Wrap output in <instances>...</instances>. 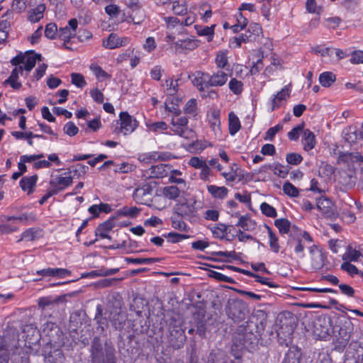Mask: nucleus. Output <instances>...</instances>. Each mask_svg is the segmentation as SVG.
I'll return each mask as SVG.
<instances>
[{"instance_id": "nucleus-1", "label": "nucleus", "mask_w": 363, "mask_h": 363, "mask_svg": "<svg viewBox=\"0 0 363 363\" xmlns=\"http://www.w3.org/2000/svg\"><path fill=\"white\" fill-rule=\"evenodd\" d=\"M15 329L9 328L0 339V363H28V347L31 341L20 340Z\"/></svg>"}, {"instance_id": "nucleus-2", "label": "nucleus", "mask_w": 363, "mask_h": 363, "mask_svg": "<svg viewBox=\"0 0 363 363\" xmlns=\"http://www.w3.org/2000/svg\"><path fill=\"white\" fill-rule=\"evenodd\" d=\"M85 173V167L82 165H77L72 167L69 172H65L60 176H57L50 180V186L54 190H57V193L69 186L72 181L79 178Z\"/></svg>"}, {"instance_id": "nucleus-3", "label": "nucleus", "mask_w": 363, "mask_h": 363, "mask_svg": "<svg viewBox=\"0 0 363 363\" xmlns=\"http://www.w3.org/2000/svg\"><path fill=\"white\" fill-rule=\"evenodd\" d=\"M133 198L139 204L152 206L159 210L165 208L164 203L158 206L155 204L157 201L163 199L160 195H156L152 198V188L147 184L136 188L133 191Z\"/></svg>"}, {"instance_id": "nucleus-4", "label": "nucleus", "mask_w": 363, "mask_h": 363, "mask_svg": "<svg viewBox=\"0 0 363 363\" xmlns=\"http://www.w3.org/2000/svg\"><path fill=\"white\" fill-rule=\"evenodd\" d=\"M104 318L98 320L99 328L101 331L104 332L108 327L107 319L110 320L112 325L116 330H121L123 328L126 318L124 314L121 313V308L113 306H109L105 311Z\"/></svg>"}, {"instance_id": "nucleus-5", "label": "nucleus", "mask_w": 363, "mask_h": 363, "mask_svg": "<svg viewBox=\"0 0 363 363\" xmlns=\"http://www.w3.org/2000/svg\"><path fill=\"white\" fill-rule=\"evenodd\" d=\"M138 125V121L128 112H121L119 115V120L116 121V127L113 132L123 133L124 135H127L133 132Z\"/></svg>"}, {"instance_id": "nucleus-6", "label": "nucleus", "mask_w": 363, "mask_h": 363, "mask_svg": "<svg viewBox=\"0 0 363 363\" xmlns=\"http://www.w3.org/2000/svg\"><path fill=\"white\" fill-rule=\"evenodd\" d=\"M262 27L259 24L252 23L245 33H242L238 37L233 38V42L236 43V46L240 48L242 43H249L256 41L262 34Z\"/></svg>"}, {"instance_id": "nucleus-7", "label": "nucleus", "mask_w": 363, "mask_h": 363, "mask_svg": "<svg viewBox=\"0 0 363 363\" xmlns=\"http://www.w3.org/2000/svg\"><path fill=\"white\" fill-rule=\"evenodd\" d=\"M313 242L311 235L305 230H299L298 233L294 237L292 245L294 246V251L299 258L305 257L304 249L306 243H311Z\"/></svg>"}, {"instance_id": "nucleus-8", "label": "nucleus", "mask_w": 363, "mask_h": 363, "mask_svg": "<svg viewBox=\"0 0 363 363\" xmlns=\"http://www.w3.org/2000/svg\"><path fill=\"white\" fill-rule=\"evenodd\" d=\"M196 210V201L194 199L179 202L175 206L176 213L182 217L192 216L195 214Z\"/></svg>"}, {"instance_id": "nucleus-9", "label": "nucleus", "mask_w": 363, "mask_h": 363, "mask_svg": "<svg viewBox=\"0 0 363 363\" xmlns=\"http://www.w3.org/2000/svg\"><path fill=\"white\" fill-rule=\"evenodd\" d=\"M311 257V265L314 270L320 269L324 264L325 256L322 250L315 245H313L308 247Z\"/></svg>"}, {"instance_id": "nucleus-10", "label": "nucleus", "mask_w": 363, "mask_h": 363, "mask_svg": "<svg viewBox=\"0 0 363 363\" xmlns=\"http://www.w3.org/2000/svg\"><path fill=\"white\" fill-rule=\"evenodd\" d=\"M199 43L198 40L186 38L174 42L172 47L174 48L176 53L187 54L196 49L199 46Z\"/></svg>"}, {"instance_id": "nucleus-11", "label": "nucleus", "mask_w": 363, "mask_h": 363, "mask_svg": "<svg viewBox=\"0 0 363 363\" xmlns=\"http://www.w3.org/2000/svg\"><path fill=\"white\" fill-rule=\"evenodd\" d=\"M77 26V20L76 18L70 19L67 26L59 29L58 38L65 43H69L72 38L76 36Z\"/></svg>"}, {"instance_id": "nucleus-12", "label": "nucleus", "mask_w": 363, "mask_h": 363, "mask_svg": "<svg viewBox=\"0 0 363 363\" xmlns=\"http://www.w3.org/2000/svg\"><path fill=\"white\" fill-rule=\"evenodd\" d=\"M191 82L197 87L199 91H204L205 88H209L210 74L201 71H196L192 74Z\"/></svg>"}, {"instance_id": "nucleus-13", "label": "nucleus", "mask_w": 363, "mask_h": 363, "mask_svg": "<svg viewBox=\"0 0 363 363\" xmlns=\"http://www.w3.org/2000/svg\"><path fill=\"white\" fill-rule=\"evenodd\" d=\"M291 84L284 86L280 91H279L277 94L274 95V97L271 101L272 111L280 107V102L281 101H286L290 97V94L291 91Z\"/></svg>"}, {"instance_id": "nucleus-14", "label": "nucleus", "mask_w": 363, "mask_h": 363, "mask_svg": "<svg viewBox=\"0 0 363 363\" xmlns=\"http://www.w3.org/2000/svg\"><path fill=\"white\" fill-rule=\"evenodd\" d=\"M23 67L20 65L18 67H16L11 72L9 77L6 79L3 84L4 86L10 85L13 89L18 90L21 86L22 84L21 82H18L19 74H23Z\"/></svg>"}, {"instance_id": "nucleus-15", "label": "nucleus", "mask_w": 363, "mask_h": 363, "mask_svg": "<svg viewBox=\"0 0 363 363\" xmlns=\"http://www.w3.org/2000/svg\"><path fill=\"white\" fill-rule=\"evenodd\" d=\"M235 216L239 218L236 226L246 231H251L255 229L257 223L251 218L249 214L240 216L238 213H236Z\"/></svg>"}, {"instance_id": "nucleus-16", "label": "nucleus", "mask_w": 363, "mask_h": 363, "mask_svg": "<svg viewBox=\"0 0 363 363\" xmlns=\"http://www.w3.org/2000/svg\"><path fill=\"white\" fill-rule=\"evenodd\" d=\"M191 363H196L194 357H191ZM208 363H240V361L238 359L236 361H228L225 354L222 351L218 350L211 352Z\"/></svg>"}, {"instance_id": "nucleus-17", "label": "nucleus", "mask_w": 363, "mask_h": 363, "mask_svg": "<svg viewBox=\"0 0 363 363\" xmlns=\"http://www.w3.org/2000/svg\"><path fill=\"white\" fill-rule=\"evenodd\" d=\"M30 220H33V217L31 215H28L27 213H22L18 216H4L1 218V220L4 223H8L11 226H14L13 224H17L18 223L26 224Z\"/></svg>"}, {"instance_id": "nucleus-18", "label": "nucleus", "mask_w": 363, "mask_h": 363, "mask_svg": "<svg viewBox=\"0 0 363 363\" xmlns=\"http://www.w3.org/2000/svg\"><path fill=\"white\" fill-rule=\"evenodd\" d=\"M172 124L173 125L172 130L177 133L179 135L184 138L188 136L185 135V133L188 130L186 125L188 124V119L186 117H181L175 119H172Z\"/></svg>"}, {"instance_id": "nucleus-19", "label": "nucleus", "mask_w": 363, "mask_h": 363, "mask_svg": "<svg viewBox=\"0 0 363 363\" xmlns=\"http://www.w3.org/2000/svg\"><path fill=\"white\" fill-rule=\"evenodd\" d=\"M46 6L45 4H40L34 9L30 10L28 13V19L32 23L38 22L43 18V13Z\"/></svg>"}, {"instance_id": "nucleus-20", "label": "nucleus", "mask_w": 363, "mask_h": 363, "mask_svg": "<svg viewBox=\"0 0 363 363\" xmlns=\"http://www.w3.org/2000/svg\"><path fill=\"white\" fill-rule=\"evenodd\" d=\"M315 137L313 133L309 129L304 130L302 135L303 149L306 151L312 150L315 147Z\"/></svg>"}, {"instance_id": "nucleus-21", "label": "nucleus", "mask_w": 363, "mask_h": 363, "mask_svg": "<svg viewBox=\"0 0 363 363\" xmlns=\"http://www.w3.org/2000/svg\"><path fill=\"white\" fill-rule=\"evenodd\" d=\"M38 177L36 175L24 177L20 181V186L24 191L31 194L36 185Z\"/></svg>"}, {"instance_id": "nucleus-22", "label": "nucleus", "mask_w": 363, "mask_h": 363, "mask_svg": "<svg viewBox=\"0 0 363 363\" xmlns=\"http://www.w3.org/2000/svg\"><path fill=\"white\" fill-rule=\"evenodd\" d=\"M316 207L319 211L326 216H330L333 213V203L326 198H320L317 201Z\"/></svg>"}, {"instance_id": "nucleus-23", "label": "nucleus", "mask_w": 363, "mask_h": 363, "mask_svg": "<svg viewBox=\"0 0 363 363\" xmlns=\"http://www.w3.org/2000/svg\"><path fill=\"white\" fill-rule=\"evenodd\" d=\"M123 41L116 33H111L103 40V45L108 49H114L123 45Z\"/></svg>"}, {"instance_id": "nucleus-24", "label": "nucleus", "mask_w": 363, "mask_h": 363, "mask_svg": "<svg viewBox=\"0 0 363 363\" xmlns=\"http://www.w3.org/2000/svg\"><path fill=\"white\" fill-rule=\"evenodd\" d=\"M344 139L347 143L352 144L357 143L359 138L358 129L356 126H349L342 131Z\"/></svg>"}, {"instance_id": "nucleus-25", "label": "nucleus", "mask_w": 363, "mask_h": 363, "mask_svg": "<svg viewBox=\"0 0 363 363\" xmlns=\"http://www.w3.org/2000/svg\"><path fill=\"white\" fill-rule=\"evenodd\" d=\"M208 193L215 199H225L228 193V189L225 186L209 185L207 186Z\"/></svg>"}, {"instance_id": "nucleus-26", "label": "nucleus", "mask_w": 363, "mask_h": 363, "mask_svg": "<svg viewBox=\"0 0 363 363\" xmlns=\"http://www.w3.org/2000/svg\"><path fill=\"white\" fill-rule=\"evenodd\" d=\"M228 80V75L223 71H218L213 75H210V86H220L224 85Z\"/></svg>"}, {"instance_id": "nucleus-27", "label": "nucleus", "mask_w": 363, "mask_h": 363, "mask_svg": "<svg viewBox=\"0 0 363 363\" xmlns=\"http://www.w3.org/2000/svg\"><path fill=\"white\" fill-rule=\"evenodd\" d=\"M169 171L170 166L166 164H159L151 167V174L153 177L163 178L167 175Z\"/></svg>"}, {"instance_id": "nucleus-28", "label": "nucleus", "mask_w": 363, "mask_h": 363, "mask_svg": "<svg viewBox=\"0 0 363 363\" xmlns=\"http://www.w3.org/2000/svg\"><path fill=\"white\" fill-rule=\"evenodd\" d=\"M112 228L111 222H104L100 224L95 230V235L97 238L101 239H111L108 233Z\"/></svg>"}, {"instance_id": "nucleus-29", "label": "nucleus", "mask_w": 363, "mask_h": 363, "mask_svg": "<svg viewBox=\"0 0 363 363\" xmlns=\"http://www.w3.org/2000/svg\"><path fill=\"white\" fill-rule=\"evenodd\" d=\"M301 352L297 348L291 347L285 354L284 360L281 363H299Z\"/></svg>"}, {"instance_id": "nucleus-30", "label": "nucleus", "mask_w": 363, "mask_h": 363, "mask_svg": "<svg viewBox=\"0 0 363 363\" xmlns=\"http://www.w3.org/2000/svg\"><path fill=\"white\" fill-rule=\"evenodd\" d=\"M269 238V245L270 250L274 252L278 253L280 250V245L279 244V239L276 234L272 231V228L269 226H266Z\"/></svg>"}, {"instance_id": "nucleus-31", "label": "nucleus", "mask_w": 363, "mask_h": 363, "mask_svg": "<svg viewBox=\"0 0 363 363\" xmlns=\"http://www.w3.org/2000/svg\"><path fill=\"white\" fill-rule=\"evenodd\" d=\"M194 28L199 35L206 36L208 42L212 40L214 35L215 25L211 26L195 25Z\"/></svg>"}, {"instance_id": "nucleus-32", "label": "nucleus", "mask_w": 363, "mask_h": 363, "mask_svg": "<svg viewBox=\"0 0 363 363\" xmlns=\"http://www.w3.org/2000/svg\"><path fill=\"white\" fill-rule=\"evenodd\" d=\"M181 190L175 186H167L162 189V194L165 199L176 200L180 195Z\"/></svg>"}, {"instance_id": "nucleus-33", "label": "nucleus", "mask_w": 363, "mask_h": 363, "mask_svg": "<svg viewBox=\"0 0 363 363\" xmlns=\"http://www.w3.org/2000/svg\"><path fill=\"white\" fill-rule=\"evenodd\" d=\"M89 212L94 217L98 216L101 212L106 213H110L112 211L111 205L108 203H101L99 205H92L89 209Z\"/></svg>"}, {"instance_id": "nucleus-34", "label": "nucleus", "mask_w": 363, "mask_h": 363, "mask_svg": "<svg viewBox=\"0 0 363 363\" xmlns=\"http://www.w3.org/2000/svg\"><path fill=\"white\" fill-rule=\"evenodd\" d=\"M228 121L229 133L231 135H234L241 128L240 120L233 112H230L228 115Z\"/></svg>"}, {"instance_id": "nucleus-35", "label": "nucleus", "mask_w": 363, "mask_h": 363, "mask_svg": "<svg viewBox=\"0 0 363 363\" xmlns=\"http://www.w3.org/2000/svg\"><path fill=\"white\" fill-rule=\"evenodd\" d=\"M65 356L60 350H55L45 357V363H64Z\"/></svg>"}, {"instance_id": "nucleus-36", "label": "nucleus", "mask_w": 363, "mask_h": 363, "mask_svg": "<svg viewBox=\"0 0 363 363\" xmlns=\"http://www.w3.org/2000/svg\"><path fill=\"white\" fill-rule=\"evenodd\" d=\"M132 13L130 18L134 24H140L145 19V13L143 9H141V6L131 9Z\"/></svg>"}, {"instance_id": "nucleus-37", "label": "nucleus", "mask_w": 363, "mask_h": 363, "mask_svg": "<svg viewBox=\"0 0 363 363\" xmlns=\"http://www.w3.org/2000/svg\"><path fill=\"white\" fill-rule=\"evenodd\" d=\"M168 98L165 102V108L169 112H174L177 115L180 113L176 106H178L182 102V99L178 96H173Z\"/></svg>"}, {"instance_id": "nucleus-38", "label": "nucleus", "mask_w": 363, "mask_h": 363, "mask_svg": "<svg viewBox=\"0 0 363 363\" xmlns=\"http://www.w3.org/2000/svg\"><path fill=\"white\" fill-rule=\"evenodd\" d=\"M140 211L141 210L136 206H123L118 210V213L125 217L134 218L140 214Z\"/></svg>"}, {"instance_id": "nucleus-39", "label": "nucleus", "mask_w": 363, "mask_h": 363, "mask_svg": "<svg viewBox=\"0 0 363 363\" xmlns=\"http://www.w3.org/2000/svg\"><path fill=\"white\" fill-rule=\"evenodd\" d=\"M228 226L218 223L213 225L211 230L215 238L223 239L227 237Z\"/></svg>"}, {"instance_id": "nucleus-40", "label": "nucleus", "mask_w": 363, "mask_h": 363, "mask_svg": "<svg viewBox=\"0 0 363 363\" xmlns=\"http://www.w3.org/2000/svg\"><path fill=\"white\" fill-rule=\"evenodd\" d=\"M181 217L182 216L177 213L171 217L172 227L180 231L187 232V225Z\"/></svg>"}, {"instance_id": "nucleus-41", "label": "nucleus", "mask_w": 363, "mask_h": 363, "mask_svg": "<svg viewBox=\"0 0 363 363\" xmlns=\"http://www.w3.org/2000/svg\"><path fill=\"white\" fill-rule=\"evenodd\" d=\"M91 357L94 363L100 362L101 358L104 357L102 345L97 341H94L92 344Z\"/></svg>"}, {"instance_id": "nucleus-42", "label": "nucleus", "mask_w": 363, "mask_h": 363, "mask_svg": "<svg viewBox=\"0 0 363 363\" xmlns=\"http://www.w3.org/2000/svg\"><path fill=\"white\" fill-rule=\"evenodd\" d=\"M169 330L171 336H173L174 333H175V335H177V337L180 339L181 343H183L185 341L186 336L184 335V330L182 328L180 321L177 324L175 323L174 325H172V323H171Z\"/></svg>"}, {"instance_id": "nucleus-43", "label": "nucleus", "mask_w": 363, "mask_h": 363, "mask_svg": "<svg viewBox=\"0 0 363 363\" xmlns=\"http://www.w3.org/2000/svg\"><path fill=\"white\" fill-rule=\"evenodd\" d=\"M336 80L335 75L331 72H325L320 74L319 82L323 86L329 87Z\"/></svg>"}, {"instance_id": "nucleus-44", "label": "nucleus", "mask_w": 363, "mask_h": 363, "mask_svg": "<svg viewBox=\"0 0 363 363\" xmlns=\"http://www.w3.org/2000/svg\"><path fill=\"white\" fill-rule=\"evenodd\" d=\"M360 257H362V254L359 250L349 247L342 255V259L348 262H357Z\"/></svg>"}, {"instance_id": "nucleus-45", "label": "nucleus", "mask_w": 363, "mask_h": 363, "mask_svg": "<svg viewBox=\"0 0 363 363\" xmlns=\"http://www.w3.org/2000/svg\"><path fill=\"white\" fill-rule=\"evenodd\" d=\"M143 159H178V157L169 152H152L145 155Z\"/></svg>"}, {"instance_id": "nucleus-46", "label": "nucleus", "mask_w": 363, "mask_h": 363, "mask_svg": "<svg viewBox=\"0 0 363 363\" xmlns=\"http://www.w3.org/2000/svg\"><path fill=\"white\" fill-rule=\"evenodd\" d=\"M272 170L273 171L274 174L278 177L281 178H285L289 173V167L288 164L284 165L279 163H275L272 166Z\"/></svg>"}, {"instance_id": "nucleus-47", "label": "nucleus", "mask_w": 363, "mask_h": 363, "mask_svg": "<svg viewBox=\"0 0 363 363\" xmlns=\"http://www.w3.org/2000/svg\"><path fill=\"white\" fill-rule=\"evenodd\" d=\"M274 225L281 234H287L290 230L291 223L286 218L277 219Z\"/></svg>"}, {"instance_id": "nucleus-48", "label": "nucleus", "mask_w": 363, "mask_h": 363, "mask_svg": "<svg viewBox=\"0 0 363 363\" xmlns=\"http://www.w3.org/2000/svg\"><path fill=\"white\" fill-rule=\"evenodd\" d=\"M260 211L262 214L269 218H275L277 216V210L271 205L266 202L260 204Z\"/></svg>"}, {"instance_id": "nucleus-49", "label": "nucleus", "mask_w": 363, "mask_h": 363, "mask_svg": "<svg viewBox=\"0 0 363 363\" xmlns=\"http://www.w3.org/2000/svg\"><path fill=\"white\" fill-rule=\"evenodd\" d=\"M59 30L57 25L54 23H50L46 25L45 28V35L49 39H55L58 36Z\"/></svg>"}, {"instance_id": "nucleus-50", "label": "nucleus", "mask_w": 363, "mask_h": 363, "mask_svg": "<svg viewBox=\"0 0 363 363\" xmlns=\"http://www.w3.org/2000/svg\"><path fill=\"white\" fill-rule=\"evenodd\" d=\"M283 191L290 197H297L299 195V190L289 182L284 184Z\"/></svg>"}, {"instance_id": "nucleus-51", "label": "nucleus", "mask_w": 363, "mask_h": 363, "mask_svg": "<svg viewBox=\"0 0 363 363\" xmlns=\"http://www.w3.org/2000/svg\"><path fill=\"white\" fill-rule=\"evenodd\" d=\"M171 173V175L169 177V181L172 183H176L178 184H184V189L186 188V184L184 179L179 177V176H182V173L180 170L177 169H172L170 168V171L169 172Z\"/></svg>"}, {"instance_id": "nucleus-52", "label": "nucleus", "mask_w": 363, "mask_h": 363, "mask_svg": "<svg viewBox=\"0 0 363 363\" xmlns=\"http://www.w3.org/2000/svg\"><path fill=\"white\" fill-rule=\"evenodd\" d=\"M172 11L177 15H184L187 12V8L185 4L184 0H177L175 4H173Z\"/></svg>"}, {"instance_id": "nucleus-53", "label": "nucleus", "mask_w": 363, "mask_h": 363, "mask_svg": "<svg viewBox=\"0 0 363 363\" xmlns=\"http://www.w3.org/2000/svg\"><path fill=\"white\" fill-rule=\"evenodd\" d=\"M228 85L230 91L235 94H240L242 91V82L235 78L232 79Z\"/></svg>"}, {"instance_id": "nucleus-54", "label": "nucleus", "mask_w": 363, "mask_h": 363, "mask_svg": "<svg viewBox=\"0 0 363 363\" xmlns=\"http://www.w3.org/2000/svg\"><path fill=\"white\" fill-rule=\"evenodd\" d=\"M341 269L347 272L350 276L353 277L355 274H359L361 272L354 264H351L350 262L345 261L341 264Z\"/></svg>"}, {"instance_id": "nucleus-55", "label": "nucleus", "mask_w": 363, "mask_h": 363, "mask_svg": "<svg viewBox=\"0 0 363 363\" xmlns=\"http://www.w3.org/2000/svg\"><path fill=\"white\" fill-rule=\"evenodd\" d=\"M239 170L238 166L233 164L230 167V170H224L222 172V174L227 180L233 181L238 176V171Z\"/></svg>"}, {"instance_id": "nucleus-56", "label": "nucleus", "mask_w": 363, "mask_h": 363, "mask_svg": "<svg viewBox=\"0 0 363 363\" xmlns=\"http://www.w3.org/2000/svg\"><path fill=\"white\" fill-rule=\"evenodd\" d=\"M306 8V10L311 13L320 14L323 11L322 7L317 6L315 0H307Z\"/></svg>"}, {"instance_id": "nucleus-57", "label": "nucleus", "mask_w": 363, "mask_h": 363, "mask_svg": "<svg viewBox=\"0 0 363 363\" xmlns=\"http://www.w3.org/2000/svg\"><path fill=\"white\" fill-rule=\"evenodd\" d=\"M126 262L128 264H150L155 262V259L154 258H132L127 257L125 258Z\"/></svg>"}, {"instance_id": "nucleus-58", "label": "nucleus", "mask_w": 363, "mask_h": 363, "mask_svg": "<svg viewBox=\"0 0 363 363\" xmlns=\"http://www.w3.org/2000/svg\"><path fill=\"white\" fill-rule=\"evenodd\" d=\"M113 167V171L115 172H127L129 170V167L126 166V164L125 162H123L121 164V166L119 168H116L113 164V160H106L104 164L101 167V169L104 168H108L111 167Z\"/></svg>"}, {"instance_id": "nucleus-59", "label": "nucleus", "mask_w": 363, "mask_h": 363, "mask_svg": "<svg viewBox=\"0 0 363 363\" xmlns=\"http://www.w3.org/2000/svg\"><path fill=\"white\" fill-rule=\"evenodd\" d=\"M235 199L238 200L240 202L245 203L248 208H251V196L247 192L236 193L235 194Z\"/></svg>"}, {"instance_id": "nucleus-60", "label": "nucleus", "mask_w": 363, "mask_h": 363, "mask_svg": "<svg viewBox=\"0 0 363 363\" xmlns=\"http://www.w3.org/2000/svg\"><path fill=\"white\" fill-rule=\"evenodd\" d=\"M167 238H168L169 242L177 243L184 240L188 239L189 236L185 234L170 232L167 234Z\"/></svg>"}, {"instance_id": "nucleus-61", "label": "nucleus", "mask_w": 363, "mask_h": 363, "mask_svg": "<svg viewBox=\"0 0 363 363\" xmlns=\"http://www.w3.org/2000/svg\"><path fill=\"white\" fill-rule=\"evenodd\" d=\"M64 133L69 136H74L77 135L79 132V128L77 126L75 125V124L72 122H67L64 128H63Z\"/></svg>"}, {"instance_id": "nucleus-62", "label": "nucleus", "mask_w": 363, "mask_h": 363, "mask_svg": "<svg viewBox=\"0 0 363 363\" xmlns=\"http://www.w3.org/2000/svg\"><path fill=\"white\" fill-rule=\"evenodd\" d=\"M38 237L37 230L33 228H29L24 231L21 234V237L19 240L32 241Z\"/></svg>"}, {"instance_id": "nucleus-63", "label": "nucleus", "mask_w": 363, "mask_h": 363, "mask_svg": "<svg viewBox=\"0 0 363 363\" xmlns=\"http://www.w3.org/2000/svg\"><path fill=\"white\" fill-rule=\"evenodd\" d=\"M72 83L79 88L84 87L86 83L82 74L79 73H72L71 74Z\"/></svg>"}, {"instance_id": "nucleus-64", "label": "nucleus", "mask_w": 363, "mask_h": 363, "mask_svg": "<svg viewBox=\"0 0 363 363\" xmlns=\"http://www.w3.org/2000/svg\"><path fill=\"white\" fill-rule=\"evenodd\" d=\"M283 129L281 124H277V125L272 127L268 129L264 137V140L272 141L275 135Z\"/></svg>"}]
</instances>
